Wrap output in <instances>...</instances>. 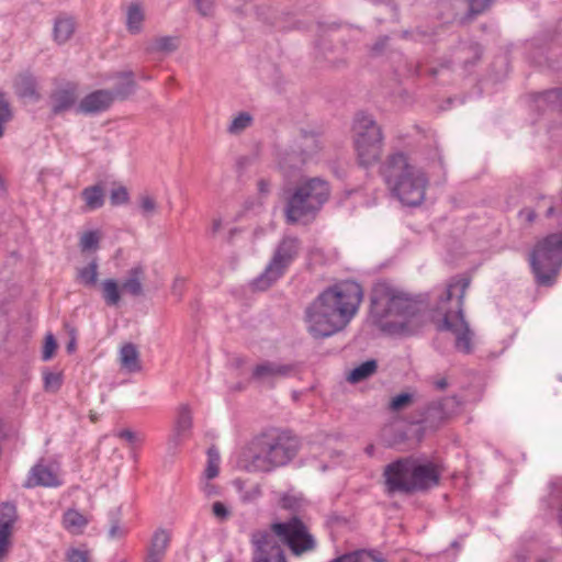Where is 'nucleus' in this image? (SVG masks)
Listing matches in <instances>:
<instances>
[{
  "label": "nucleus",
  "instance_id": "22",
  "mask_svg": "<svg viewBox=\"0 0 562 562\" xmlns=\"http://www.w3.org/2000/svg\"><path fill=\"white\" fill-rule=\"evenodd\" d=\"M88 524V518L76 509H68L64 513L63 526L71 533H81Z\"/></svg>",
  "mask_w": 562,
  "mask_h": 562
},
{
  "label": "nucleus",
  "instance_id": "38",
  "mask_svg": "<svg viewBox=\"0 0 562 562\" xmlns=\"http://www.w3.org/2000/svg\"><path fill=\"white\" fill-rule=\"evenodd\" d=\"M414 402V395L411 393H401L392 397L389 408L392 412H400Z\"/></svg>",
  "mask_w": 562,
  "mask_h": 562
},
{
  "label": "nucleus",
  "instance_id": "31",
  "mask_svg": "<svg viewBox=\"0 0 562 562\" xmlns=\"http://www.w3.org/2000/svg\"><path fill=\"white\" fill-rule=\"evenodd\" d=\"M378 364L375 360H368L356 367L348 374V381L351 383L361 382L371 376L376 371Z\"/></svg>",
  "mask_w": 562,
  "mask_h": 562
},
{
  "label": "nucleus",
  "instance_id": "35",
  "mask_svg": "<svg viewBox=\"0 0 562 562\" xmlns=\"http://www.w3.org/2000/svg\"><path fill=\"white\" fill-rule=\"evenodd\" d=\"M546 206V217L558 216L562 224V195L558 203H553L551 199L541 196L537 203L538 209Z\"/></svg>",
  "mask_w": 562,
  "mask_h": 562
},
{
  "label": "nucleus",
  "instance_id": "25",
  "mask_svg": "<svg viewBox=\"0 0 562 562\" xmlns=\"http://www.w3.org/2000/svg\"><path fill=\"white\" fill-rule=\"evenodd\" d=\"M482 56V48L479 44L472 43L468 46L461 47L457 52L456 60L462 64L464 69L473 66Z\"/></svg>",
  "mask_w": 562,
  "mask_h": 562
},
{
  "label": "nucleus",
  "instance_id": "2",
  "mask_svg": "<svg viewBox=\"0 0 562 562\" xmlns=\"http://www.w3.org/2000/svg\"><path fill=\"white\" fill-rule=\"evenodd\" d=\"M251 562H286L283 546L295 557L313 552L317 548L315 537L299 516L274 521L267 529L250 535Z\"/></svg>",
  "mask_w": 562,
  "mask_h": 562
},
{
  "label": "nucleus",
  "instance_id": "4",
  "mask_svg": "<svg viewBox=\"0 0 562 562\" xmlns=\"http://www.w3.org/2000/svg\"><path fill=\"white\" fill-rule=\"evenodd\" d=\"M380 175L403 205L418 206L424 202L428 177L406 153L395 151L387 155L380 166Z\"/></svg>",
  "mask_w": 562,
  "mask_h": 562
},
{
  "label": "nucleus",
  "instance_id": "36",
  "mask_svg": "<svg viewBox=\"0 0 562 562\" xmlns=\"http://www.w3.org/2000/svg\"><path fill=\"white\" fill-rule=\"evenodd\" d=\"M252 122V116L247 113V112H240L237 116H235L227 131L231 133V134H239L241 133L243 131H245L247 127L250 126Z\"/></svg>",
  "mask_w": 562,
  "mask_h": 562
},
{
  "label": "nucleus",
  "instance_id": "61",
  "mask_svg": "<svg viewBox=\"0 0 562 562\" xmlns=\"http://www.w3.org/2000/svg\"><path fill=\"white\" fill-rule=\"evenodd\" d=\"M74 349H75V341L72 340V341H70V342L68 344V346H67V350H68L69 352H71Z\"/></svg>",
  "mask_w": 562,
  "mask_h": 562
},
{
  "label": "nucleus",
  "instance_id": "12",
  "mask_svg": "<svg viewBox=\"0 0 562 562\" xmlns=\"http://www.w3.org/2000/svg\"><path fill=\"white\" fill-rule=\"evenodd\" d=\"M460 405L461 403L456 396L429 402L416 412V417L412 423L422 425L426 431H436L458 413Z\"/></svg>",
  "mask_w": 562,
  "mask_h": 562
},
{
  "label": "nucleus",
  "instance_id": "57",
  "mask_svg": "<svg viewBox=\"0 0 562 562\" xmlns=\"http://www.w3.org/2000/svg\"><path fill=\"white\" fill-rule=\"evenodd\" d=\"M426 72L432 77H436L439 75L440 72V69L436 68V67H429L426 69Z\"/></svg>",
  "mask_w": 562,
  "mask_h": 562
},
{
  "label": "nucleus",
  "instance_id": "27",
  "mask_svg": "<svg viewBox=\"0 0 562 562\" xmlns=\"http://www.w3.org/2000/svg\"><path fill=\"white\" fill-rule=\"evenodd\" d=\"M171 541V532L164 528H158L150 540L147 551L166 555L167 549Z\"/></svg>",
  "mask_w": 562,
  "mask_h": 562
},
{
  "label": "nucleus",
  "instance_id": "59",
  "mask_svg": "<svg viewBox=\"0 0 562 562\" xmlns=\"http://www.w3.org/2000/svg\"><path fill=\"white\" fill-rule=\"evenodd\" d=\"M366 453L369 456V457H373L374 454V446L373 445H369L366 447Z\"/></svg>",
  "mask_w": 562,
  "mask_h": 562
},
{
  "label": "nucleus",
  "instance_id": "26",
  "mask_svg": "<svg viewBox=\"0 0 562 562\" xmlns=\"http://www.w3.org/2000/svg\"><path fill=\"white\" fill-rule=\"evenodd\" d=\"M81 195L89 211L98 210L104 204V191L99 184L85 188Z\"/></svg>",
  "mask_w": 562,
  "mask_h": 562
},
{
  "label": "nucleus",
  "instance_id": "5",
  "mask_svg": "<svg viewBox=\"0 0 562 562\" xmlns=\"http://www.w3.org/2000/svg\"><path fill=\"white\" fill-rule=\"evenodd\" d=\"M442 474V468L435 461L415 457L400 458L389 463L383 471L387 494H413L436 487Z\"/></svg>",
  "mask_w": 562,
  "mask_h": 562
},
{
  "label": "nucleus",
  "instance_id": "56",
  "mask_svg": "<svg viewBox=\"0 0 562 562\" xmlns=\"http://www.w3.org/2000/svg\"><path fill=\"white\" fill-rule=\"evenodd\" d=\"M258 190L263 193V194H267L270 190V183L269 181L265 180V179H260L258 181Z\"/></svg>",
  "mask_w": 562,
  "mask_h": 562
},
{
  "label": "nucleus",
  "instance_id": "10",
  "mask_svg": "<svg viewBox=\"0 0 562 562\" xmlns=\"http://www.w3.org/2000/svg\"><path fill=\"white\" fill-rule=\"evenodd\" d=\"M530 265L537 282L551 285L562 267V234H550L530 254Z\"/></svg>",
  "mask_w": 562,
  "mask_h": 562
},
{
  "label": "nucleus",
  "instance_id": "51",
  "mask_svg": "<svg viewBox=\"0 0 562 562\" xmlns=\"http://www.w3.org/2000/svg\"><path fill=\"white\" fill-rule=\"evenodd\" d=\"M281 506H282V508L293 509L296 506V501L292 496L284 495L281 498Z\"/></svg>",
  "mask_w": 562,
  "mask_h": 562
},
{
  "label": "nucleus",
  "instance_id": "43",
  "mask_svg": "<svg viewBox=\"0 0 562 562\" xmlns=\"http://www.w3.org/2000/svg\"><path fill=\"white\" fill-rule=\"evenodd\" d=\"M128 192L127 189L123 186L114 188L111 190L110 201L112 205H121L125 204L128 201Z\"/></svg>",
  "mask_w": 562,
  "mask_h": 562
},
{
  "label": "nucleus",
  "instance_id": "16",
  "mask_svg": "<svg viewBox=\"0 0 562 562\" xmlns=\"http://www.w3.org/2000/svg\"><path fill=\"white\" fill-rule=\"evenodd\" d=\"M61 485L57 473L48 465L42 462L33 465L27 474L26 481L23 483V487L33 488L36 486L44 487H58Z\"/></svg>",
  "mask_w": 562,
  "mask_h": 562
},
{
  "label": "nucleus",
  "instance_id": "20",
  "mask_svg": "<svg viewBox=\"0 0 562 562\" xmlns=\"http://www.w3.org/2000/svg\"><path fill=\"white\" fill-rule=\"evenodd\" d=\"M116 79L119 80L112 93L114 94V100H126L130 95H132L136 89V82L134 80V75L132 71H124L116 75Z\"/></svg>",
  "mask_w": 562,
  "mask_h": 562
},
{
  "label": "nucleus",
  "instance_id": "55",
  "mask_svg": "<svg viewBox=\"0 0 562 562\" xmlns=\"http://www.w3.org/2000/svg\"><path fill=\"white\" fill-rule=\"evenodd\" d=\"M202 488L206 496H212V495L217 494L216 486L211 483H205Z\"/></svg>",
  "mask_w": 562,
  "mask_h": 562
},
{
  "label": "nucleus",
  "instance_id": "42",
  "mask_svg": "<svg viewBox=\"0 0 562 562\" xmlns=\"http://www.w3.org/2000/svg\"><path fill=\"white\" fill-rule=\"evenodd\" d=\"M56 349H57V341H56L54 335L49 333L45 336V342H44L43 351H42V359L44 361H48L49 359H52L56 352Z\"/></svg>",
  "mask_w": 562,
  "mask_h": 562
},
{
  "label": "nucleus",
  "instance_id": "24",
  "mask_svg": "<svg viewBox=\"0 0 562 562\" xmlns=\"http://www.w3.org/2000/svg\"><path fill=\"white\" fill-rule=\"evenodd\" d=\"M143 277L144 269L140 266L133 267L128 271V276L123 282L122 289L133 296H140L143 294Z\"/></svg>",
  "mask_w": 562,
  "mask_h": 562
},
{
  "label": "nucleus",
  "instance_id": "30",
  "mask_svg": "<svg viewBox=\"0 0 562 562\" xmlns=\"http://www.w3.org/2000/svg\"><path fill=\"white\" fill-rule=\"evenodd\" d=\"M331 562H385V560L379 552L361 550L338 557Z\"/></svg>",
  "mask_w": 562,
  "mask_h": 562
},
{
  "label": "nucleus",
  "instance_id": "34",
  "mask_svg": "<svg viewBox=\"0 0 562 562\" xmlns=\"http://www.w3.org/2000/svg\"><path fill=\"white\" fill-rule=\"evenodd\" d=\"M178 37L176 36H161L154 41L151 52L172 53L178 48Z\"/></svg>",
  "mask_w": 562,
  "mask_h": 562
},
{
  "label": "nucleus",
  "instance_id": "9",
  "mask_svg": "<svg viewBox=\"0 0 562 562\" xmlns=\"http://www.w3.org/2000/svg\"><path fill=\"white\" fill-rule=\"evenodd\" d=\"M352 142L360 166L368 168L380 160L383 151V134L371 115L364 113L356 115L352 124Z\"/></svg>",
  "mask_w": 562,
  "mask_h": 562
},
{
  "label": "nucleus",
  "instance_id": "62",
  "mask_svg": "<svg viewBox=\"0 0 562 562\" xmlns=\"http://www.w3.org/2000/svg\"><path fill=\"white\" fill-rule=\"evenodd\" d=\"M90 419H91L92 422H95V420H97V414H95V413H91V414H90Z\"/></svg>",
  "mask_w": 562,
  "mask_h": 562
},
{
  "label": "nucleus",
  "instance_id": "37",
  "mask_svg": "<svg viewBox=\"0 0 562 562\" xmlns=\"http://www.w3.org/2000/svg\"><path fill=\"white\" fill-rule=\"evenodd\" d=\"M538 103H548L552 109L562 108V88L542 93L538 99Z\"/></svg>",
  "mask_w": 562,
  "mask_h": 562
},
{
  "label": "nucleus",
  "instance_id": "19",
  "mask_svg": "<svg viewBox=\"0 0 562 562\" xmlns=\"http://www.w3.org/2000/svg\"><path fill=\"white\" fill-rule=\"evenodd\" d=\"M120 363L128 372H138L142 369L139 352L134 344H125L120 350Z\"/></svg>",
  "mask_w": 562,
  "mask_h": 562
},
{
  "label": "nucleus",
  "instance_id": "32",
  "mask_svg": "<svg viewBox=\"0 0 562 562\" xmlns=\"http://www.w3.org/2000/svg\"><path fill=\"white\" fill-rule=\"evenodd\" d=\"M78 279L86 286H93L98 280V262L92 260L88 266L78 270Z\"/></svg>",
  "mask_w": 562,
  "mask_h": 562
},
{
  "label": "nucleus",
  "instance_id": "45",
  "mask_svg": "<svg viewBox=\"0 0 562 562\" xmlns=\"http://www.w3.org/2000/svg\"><path fill=\"white\" fill-rule=\"evenodd\" d=\"M139 207L144 216L149 217L151 216L156 209L157 204L156 201L149 196V195H143L139 201Z\"/></svg>",
  "mask_w": 562,
  "mask_h": 562
},
{
  "label": "nucleus",
  "instance_id": "49",
  "mask_svg": "<svg viewBox=\"0 0 562 562\" xmlns=\"http://www.w3.org/2000/svg\"><path fill=\"white\" fill-rule=\"evenodd\" d=\"M109 535L111 538H121L125 535V530L121 528L117 520H113L109 530Z\"/></svg>",
  "mask_w": 562,
  "mask_h": 562
},
{
  "label": "nucleus",
  "instance_id": "23",
  "mask_svg": "<svg viewBox=\"0 0 562 562\" xmlns=\"http://www.w3.org/2000/svg\"><path fill=\"white\" fill-rule=\"evenodd\" d=\"M145 13L139 3H131L126 10V29L131 34H138L143 29Z\"/></svg>",
  "mask_w": 562,
  "mask_h": 562
},
{
  "label": "nucleus",
  "instance_id": "28",
  "mask_svg": "<svg viewBox=\"0 0 562 562\" xmlns=\"http://www.w3.org/2000/svg\"><path fill=\"white\" fill-rule=\"evenodd\" d=\"M75 32V22L71 18H58L54 24V38L57 43H66Z\"/></svg>",
  "mask_w": 562,
  "mask_h": 562
},
{
  "label": "nucleus",
  "instance_id": "11",
  "mask_svg": "<svg viewBox=\"0 0 562 562\" xmlns=\"http://www.w3.org/2000/svg\"><path fill=\"white\" fill-rule=\"evenodd\" d=\"M301 249L302 241L299 237L292 235L283 236L265 270L252 281V288L258 291L269 289L285 273L288 268L299 257Z\"/></svg>",
  "mask_w": 562,
  "mask_h": 562
},
{
  "label": "nucleus",
  "instance_id": "41",
  "mask_svg": "<svg viewBox=\"0 0 562 562\" xmlns=\"http://www.w3.org/2000/svg\"><path fill=\"white\" fill-rule=\"evenodd\" d=\"M100 236L95 231L86 232L80 238V248L82 251L97 249L99 247Z\"/></svg>",
  "mask_w": 562,
  "mask_h": 562
},
{
  "label": "nucleus",
  "instance_id": "60",
  "mask_svg": "<svg viewBox=\"0 0 562 562\" xmlns=\"http://www.w3.org/2000/svg\"><path fill=\"white\" fill-rule=\"evenodd\" d=\"M305 143H315L314 136H304Z\"/></svg>",
  "mask_w": 562,
  "mask_h": 562
},
{
  "label": "nucleus",
  "instance_id": "15",
  "mask_svg": "<svg viewBox=\"0 0 562 562\" xmlns=\"http://www.w3.org/2000/svg\"><path fill=\"white\" fill-rule=\"evenodd\" d=\"M16 520V507L11 503H4L0 510V562L9 553L13 525Z\"/></svg>",
  "mask_w": 562,
  "mask_h": 562
},
{
  "label": "nucleus",
  "instance_id": "52",
  "mask_svg": "<svg viewBox=\"0 0 562 562\" xmlns=\"http://www.w3.org/2000/svg\"><path fill=\"white\" fill-rule=\"evenodd\" d=\"M117 436L120 438L128 441L130 443H133L136 439V435L130 429H123V430L119 431Z\"/></svg>",
  "mask_w": 562,
  "mask_h": 562
},
{
  "label": "nucleus",
  "instance_id": "54",
  "mask_svg": "<svg viewBox=\"0 0 562 562\" xmlns=\"http://www.w3.org/2000/svg\"><path fill=\"white\" fill-rule=\"evenodd\" d=\"M432 385L436 390L443 391L448 386V381L446 378L436 379L434 380Z\"/></svg>",
  "mask_w": 562,
  "mask_h": 562
},
{
  "label": "nucleus",
  "instance_id": "8",
  "mask_svg": "<svg viewBox=\"0 0 562 562\" xmlns=\"http://www.w3.org/2000/svg\"><path fill=\"white\" fill-rule=\"evenodd\" d=\"M257 452L252 456L248 469L251 471L270 472L286 465L297 454L301 442L291 431L271 429L256 439Z\"/></svg>",
  "mask_w": 562,
  "mask_h": 562
},
{
  "label": "nucleus",
  "instance_id": "3",
  "mask_svg": "<svg viewBox=\"0 0 562 562\" xmlns=\"http://www.w3.org/2000/svg\"><path fill=\"white\" fill-rule=\"evenodd\" d=\"M418 303L407 293L378 282L371 294V315L382 330L390 334L412 335L422 327Z\"/></svg>",
  "mask_w": 562,
  "mask_h": 562
},
{
  "label": "nucleus",
  "instance_id": "21",
  "mask_svg": "<svg viewBox=\"0 0 562 562\" xmlns=\"http://www.w3.org/2000/svg\"><path fill=\"white\" fill-rule=\"evenodd\" d=\"M14 90L15 93L23 99H38V93L36 92V81L34 77L30 74L20 75L14 81Z\"/></svg>",
  "mask_w": 562,
  "mask_h": 562
},
{
  "label": "nucleus",
  "instance_id": "29",
  "mask_svg": "<svg viewBox=\"0 0 562 562\" xmlns=\"http://www.w3.org/2000/svg\"><path fill=\"white\" fill-rule=\"evenodd\" d=\"M102 297L106 305L116 306L121 301V290L116 280L105 279L101 283Z\"/></svg>",
  "mask_w": 562,
  "mask_h": 562
},
{
  "label": "nucleus",
  "instance_id": "50",
  "mask_svg": "<svg viewBox=\"0 0 562 562\" xmlns=\"http://www.w3.org/2000/svg\"><path fill=\"white\" fill-rule=\"evenodd\" d=\"M519 217L528 223H532L536 218V212L532 209L525 207L519 212Z\"/></svg>",
  "mask_w": 562,
  "mask_h": 562
},
{
  "label": "nucleus",
  "instance_id": "33",
  "mask_svg": "<svg viewBox=\"0 0 562 562\" xmlns=\"http://www.w3.org/2000/svg\"><path fill=\"white\" fill-rule=\"evenodd\" d=\"M220 453L215 448L207 450V464L204 470V476L206 480H212L218 475L220 472Z\"/></svg>",
  "mask_w": 562,
  "mask_h": 562
},
{
  "label": "nucleus",
  "instance_id": "1",
  "mask_svg": "<svg viewBox=\"0 0 562 562\" xmlns=\"http://www.w3.org/2000/svg\"><path fill=\"white\" fill-rule=\"evenodd\" d=\"M362 299V288L355 281L346 280L328 286L306 308L310 334L324 338L344 329L357 314Z\"/></svg>",
  "mask_w": 562,
  "mask_h": 562
},
{
  "label": "nucleus",
  "instance_id": "58",
  "mask_svg": "<svg viewBox=\"0 0 562 562\" xmlns=\"http://www.w3.org/2000/svg\"><path fill=\"white\" fill-rule=\"evenodd\" d=\"M222 227V222L221 220H214L213 221V226H212V229L214 233L218 232Z\"/></svg>",
  "mask_w": 562,
  "mask_h": 562
},
{
  "label": "nucleus",
  "instance_id": "17",
  "mask_svg": "<svg viewBox=\"0 0 562 562\" xmlns=\"http://www.w3.org/2000/svg\"><path fill=\"white\" fill-rule=\"evenodd\" d=\"M191 428L192 414L190 407L183 404L178 409L173 432L170 436L169 442L173 447L179 446L184 439H187L190 436Z\"/></svg>",
  "mask_w": 562,
  "mask_h": 562
},
{
  "label": "nucleus",
  "instance_id": "48",
  "mask_svg": "<svg viewBox=\"0 0 562 562\" xmlns=\"http://www.w3.org/2000/svg\"><path fill=\"white\" fill-rule=\"evenodd\" d=\"M202 15H209L212 11L214 0H193Z\"/></svg>",
  "mask_w": 562,
  "mask_h": 562
},
{
  "label": "nucleus",
  "instance_id": "18",
  "mask_svg": "<svg viewBox=\"0 0 562 562\" xmlns=\"http://www.w3.org/2000/svg\"><path fill=\"white\" fill-rule=\"evenodd\" d=\"M77 100V89L75 86L69 85L66 88L59 89L52 94L53 106L52 110L55 114L72 108Z\"/></svg>",
  "mask_w": 562,
  "mask_h": 562
},
{
  "label": "nucleus",
  "instance_id": "63",
  "mask_svg": "<svg viewBox=\"0 0 562 562\" xmlns=\"http://www.w3.org/2000/svg\"><path fill=\"white\" fill-rule=\"evenodd\" d=\"M327 468H328V467H327L326 464H323V465L321 467L322 471H325Z\"/></svg>",
  "mask_w": 562,
  "mask_h": 562
},
{
  "label": "nucleus",
  "instance_id": "47",
  "mask_svg": "<svg viewBox=\"0 0 562 562\" xmlns=\"http://www.w3.org/2000/svg\"><path fill=\"white\" fill-rule=\"evenodd\" d=\"M213 515L220 520H226L229 517L228 508L221 502H215L212 505Z\"/></svg>",
  "mask_w": 562,
  "mask_h": 562
},
{
  "label": "nucleus",
  "instance_id": "64",
  "mask_svg": "<svg viewBox=\"0 0 562 562\" xmlns=\"http://www.w3.org/2000/svg\"><path fill=\"white\" fill-rule=\"evenodd\" d=\"M538 562H552V561H548V560H540Z\"/></svg>",
  "mask_w": 562,
  "mask_h": 562
},
{
  "label": "nucleus",
  "instance_id": "44",
  "mask_svg": "<svg viewBox=\"0 0 562 562\" xmlns=\"http://www.w3.org/2000/svg\"><path fill=\"white\" fill-rule=\"evenodd\" d=\"M469 5V13L476 15L484 12L493 2V0H464Z\"/></svg>",
  "mask_w": 562,
  "mask_h": 562
},
{
  "label": "nucleus",
  "instance_id": "13",
  "mask_svg": "<svg viewBox=\"0 0 562 562\" xmlns=\"http://www.w3.org/2000/svg\"><path fill=\"white\" fill-rule=\"evenodd\" d=\"M295 371L294 363L263 360L254 367L251 379L260 385L272 389L279 380L291 376Z\"/></svg>",
  "mask_w": 562,
  "mask_h": 562
},
{
  "label": "nucleus",
  "instance_id": "14",
  "mask_svg": "<svg viewBox=\"0 0 562 562\" xmlns=\"http://www.w3.org/2000/svg\"><path fill=\"white\" fill-rule=\"evenodd\" d=\"M113 102L112 90L100 89L82 98L76 111L83 114H97L109 110Z\"/></svg>",
  "mask_w": 562,
  "mask_h": 562
},
{
  "label": "nucleus",
  "instance_id": "46",
  "mask_svg": "<svg viewBox=\"0 0 562 562\" xmlns=\"http://www.w3.org/2000/svg\"><path fill=\"white\" fill-rule=\"evenodd\" d=\"M67 562H90L88 551L70 548L66 552Z\"/></svg>",
  "mask_w": 562,
  "mask_h": 562
},
{
  "label": "nucleus",
  "instance_id": "39",
  "mask_svg": "<svg viewBox=\"0 0 562 562\" xmlns=\"http://www.w3.org/2000/svg\"><path fill=\"white\" fill-rule=\"evenodd\" d=\"M44 389L47 392H57L63 384V374L59 372H44Z\"/></svg>",
  "mask_w": 562,
  "mask_h": 562
},
{
  "label": "nucleus",
  "instance_id": "6",
  "mask_svg": "<svg viewBox=\"0 0 562 562\" xmlns=\"http://www.w3.org/2000/svg\"><path fill=\"white\" fill-rule=\"evenodd\" d=\"M470 285L465 278L453 279L440 299L438 310L443 312V318L439 325L440 330L451 331L456 336L458 351L469 355L473 350L474 333L471 330L464 317V297Z\"/></svg>",
  "mask_w": 562,
  "mask_h": 562
},
{
  "label": "nucleus",
  "instance_id": "53",
  "mask_svg": "<svg viewBox=\"0 0 562 562\" xmlns=\"http://www.w3.org/2000/svg\"><path fill=\"white\" fill-rule=\"evenodd\" d=\"M165 555L147 551L145 562H162Z\"/></svg>",
  "mask_w": 562,
  "mask_h": 562
},
{
  "label": "nucleus",
  "instance_id": "7",
  "mask_svg": "<svg viewBox=\"0 0 562 562\" xmlns=\"http://www.w3.org/2000/svg\"><path fill=\"white\" fill-rule=\"evenodd\" d=\"M330 196L329 183L319 177L303 180L285 199L284 217L288 224H306L317 216Z\"/></svg>",
  "mask_w": 562,
  "mask_h": 562
},
{
  "label": "nucleus",
  "instance_id": "40",
  "mask_svg": "<svg viewBox=\"0 0 562 562\" xmlns=\"http://www.w3.org/2000/svg\"><path fill=\"white\" fill-rule=\"evenodd\" d=\"M12 119L10 103L3 92H0V138L3 136V124Z\"/></svg>",
  "mask_w": 562,
  "mask_h": 562
}]
</instances>
